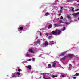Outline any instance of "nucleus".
Segmentation results:
<instances>
[{
  "mask_svg": "<svg viewBox=\"0 0 79 79\" xmlns=\"http://www.w3.org/2000/svg\"><path fill=\"white\" fill-rule=\"evenodd\" d=\"M56 32L57 35H60L61 34V31L58 30H56Z\"/></svg>",
  "mask_w": 79,
  "mask_h": 79,
  "instance_id": "1",
  "label": "nucleus"
},
{
  "mask_svg": "<svg viewBox=\"0 0 79 79\" xmlns=\"http://www.w3.org/2000/svg\"><path fill=\"white\" fill-rule=\"evenodd\" d=\"M37 42L38 43H39V42H40V41H37Z\"/></svg>",
  "mask_w": 79,
  "mask_h": 79,
  "instance_id": "39",
  "label": "nucleus"
},
{
  "mask_svg": "<svg viewBox=\"0 0 79 79\" xmlns=\"http://www.w3.org/2000/svg\"><path fill=\"white\" fill-rule=\"evenodd\" d=\"M63 29H62V31H64L66 29V28H65V27H64L63 28Z\"/></svg>",
  "mask_w": 79,
  "mask_h": 79,
  "instance_id": "20",
  "label": "nucleus"
},
{
  "mask_svg": "<svg viewBox=\"0 0 79 79\" xmlns=\"http://www.w3.org/2000/svg\"><path fill=\"white\" fill-rule=\"evenodd\" d=\"M48 66L49 68H52V65H51V64H49L48 65Z\"/></svg>",
  "mask_w": 79,
  "mask_h": 79,
  "instance_id": "19",
  "label": "nucleus"
},
{
  "mask_svg": "<svg viewBox=\"0 0 79 79\" xmlns=\"http://www.w3.org/2000/svg\"><path fill=\"white\" fill-rule=\"evenodd\" d=\"M79 10V9H76L75 10L76 11H77Z\"/></svg>",
  "mask_w": 79,
  "mask_h": 79,
  "instance_id": "26",
  "label": "nucleus"
},
{
  "mask_svg": "<svg viewBox=\"0 0 79 79\" xmlns=\"http://www.w3.org/2000/svg\"><path fill=\"white\" fill-rule=\"evenodd\" d=\"M52 34L53 35H57V33H56V30L55 31H52Z\"/></svg>",
  "mask_w": 79,
  "mask_h": 79,
  "instance_id": "2",
  "label": "nucleus"
},
{
  "mask_svg": "<svg viewBox=\"0 0 79 79\" xmlns=\"http://www.w3.org/2000/svg\"><path fill=\"white\" fill-rule=\"evenodd\" d=\"M75 75H76V76H78L79 75V74L77 73H76Z\"/></svg>",
  "mask_w": 79,
  "mask_h": 79,
  "instance_id": "21",
  "label": "nucleus"
},
{
  "mask_svg": "<svg viewBox=\"0 0 79 79\" xmlns=\"http://www.w3.org/2000/svg\"><path fill=\"white\" fill-rule=\"evenodd\" d=\"M32 60L33 61H35V59L34 58H32Z\"/></svg>",
  "mask_w": 79,
  "mask_h": 79,
  "instance_id": "25",
  "label": "nucleus"
},
{
  "mask_svg": "<svg viewBox=\"0 0 79 79\" xmlns=\"http://www.w3.org/2000/svg\"><path fill=\"white\" fill-rule=\"evenodd\" d=\"M15 73L17 74L18 76H20V75H21V73L19 72H16Z\"/></svg>",
  "mask_w": 79,
  "mask_h": 79,
  "instance_id": "12",
  "label": "nucleus"
},
{
  "mask_svg": "<svg viewBox=\"0 0 79 79\" xmlns=\"http://www.w3.org/2000/svg\"><path fill=\"white\" fill-rule=\"evenodd\" d=\"M52 44H53V43Z\"/></svg>",
  "mask_w": 79,
  "mask_h": 79,
  "instance_id": "47",
  "label": "nucleus"
},
{
  "mask_svg": "<svg viewBox=\"0 0 79 79\" xmlns=\"http://www.w3.org/2000/svg\"><path fill=\"white\" fill-rule=\"evenodd\" d=\"M25 55L26 56H30L29 54L28 53V52H27V53H26Z\"/></svg>",
  "mask_w": 79,
  "mask_h": 79,
  "instance_id": "14",
  "label": "nucleus"
},
{
  "mask_svg": "<svg viewBox=\"0 0 79 79\" xmlns=\"http://www.w3.org/2000/svg\"><path fill=\"white\" fill-rule=\"evenodd\" d=\"M40 35H42V33L41 32V33H40Z\"/></svg>",
  "mask_w": 79,
  "mask_h": 79,
  "instance_id": "36",
  "label": "nucleus"
},
{
  "mask_svg": "<svg viewBox=\"0 0 79 79\" xmlns=\"http://www.w3.org/2000/svg\"><path fill=\"white\" fill-rule=\"evenodd\" d=\"M63 23H64V24H68V23H69L68 22H62Z\"/></svg>",
  "mask_w": 79,
  "mask_h": 79,
  "instance_id": "18",
  "label": "nucleus"
},
{
  "mask_svg": "<svg viewBox=\"0 0 79 79\" xmlns=\"http://www.w3.org/2000/svg\"><path fill=\"white\" fill-rule=\"evenodd\" d=\"M45 35H47V36H48V34L47 33H46L45 34Z\"/></svg>",
  "mask_w": 79,
  "mask_h": 79,
  "instance_id": "27",
  "label": "nucleus"
},
{
  "mask_svg": "<svg viewBox=\"0 0 79 79\" xmlns=\"http://www.w3.org/2000/svg\"><path fill=\"white\" fill-rule=\"evenodd\" d=\"M31 59H28V61H31Z\"/></svg>",
  "mask_w": 79,
  "mask_h": 79,
  "instance_id": "37",
  "label": "nucleus"
},
{
  "mask_svg": "<svg viewBox=\"0 0 79 79\" xmlns=\"http://www.w3.org/2000/svg\"><path fill=\"white\" fill-rule=\"evenodd\" d=\"M73 79H75L76 78V77H73Z\"/></svg>",
  "mask_w": 79,
  "mask_h": 79,
  "instance_id": "34",
  "label": "nucleus"
},
{
  "mask_svg": "<svg viewBox=\"0 0 79 79\" xmlns=\"http://www.w3.org/2000/svg\"><path fill=\"white\" fill-rule=\"evenodd\" d=\"M61 13H60V14H59V16H61Z\"/></svg>",
  "mask_w": 79,
  "mask_h": 79,
  "instance_id": "33",
  "label": "nucleus"
},
{
  "mask_svg": "<svg viewBox=\"0 0 79 79\" xmlns=\"http://www.w3.org/2000/svg\"><path fill=\"white\" fill-rule=\"evenodd\" d=\"M61 60H65L64 59V58H61V59H60Z\"/></svg>",
  "mask_w": 79,
  "mask_h": 79,
  "instance_id": "23",
  "label": "nucleus"
},
{
  "mask_svg": "<svg viewBox=\"0 0 79 79\" xmlns=\"http://www.w3.org/2000/svg\"><path fill=\"white\" fill-rule=\"evenodd\" d=\"M20 31H22L23 30V27H19Z\"/></svg>",
  "mask_w": 79,
  "mask_h": 79,
  "instance_id": "8",
  "label": "nucleus"
},
{
  "mask_svg": "<svg viewBox=\"0 0 79 79\" xmlns=\"http://www.w3.org/2000/svg\"><path fill=\"white\" fill-rule=\"evenodd\" d=\"M66 58H67V56H65L64 57V59L65 60V59H66Z\"/></svg>",
  "mask_w": 79,
  "mask_h": 79,
  "instance_id": "28",
  "label": "nucleus"
},
{
  "mask_svg": "<svg viewBox=\"0 0 79 79\" xmlns=\"http://www.w3.org/2000/svg\"><path fill=\"white\" fill-rule=\"evenodd\" d=\"M73 54H68V56L69 57H72V56H73Z\"/></svg>",
  "mask_w": 79,
  "mask_h": 79,
  "instance_id": "11",
  "label": "nucleus"
},
{
  "mask_svg": "<svg viewBox=\"0 0 79 79\" xmlns=\"http://www.w3.org/2000/svg\"><path fill=\"white\" fill-rule=\"evenodd\" d=\"M67 18L70 20H71V16H70V15L67 16Z\"/></svg>",
  "mask_w": 79,
  "mask_h": 79,
  "instance_id": "9",
  "label": "nucleus"
},
{
  "mask_svg": "<svg viewBox=\"0 0 79 79\" xmlns=\"http://www.w3.org/2000/svg\"><path fill=\"white\" fill-rule=\"evenodd\" d=\"M54 26H55L56 27H58V26H59L56 23H54Z\"/></svg>",
  "mask_w": 79,
  "mask_h": 79,
  "instance_id": "13",
  "label": "nucleus"
},
{
  "mask_svg": "<svg viewBox=\"0 0 79 79\" xmlns=\"http://www.w3.org/2000/svg\"><path fill=\"white\" fill-rule=\"evenodd\" d=\"M30 52L31 53H34V52L32 50V49H31L29 50Z\"/></svg>",
  "mask_w": 79,
  "mask_h": 79,
  "instance_id": "5",
  "label": "nucleus"
},
{
  "mask_svg": "<svg viewBox=\"0 0 79 79\" xmlns=\"http://www.w3.org/2000/svg\"><path fill=\"white\" fill-rule=\"evenodd\" d=\"M18 71H19V72H20V71H21V69H18Z\"/></svg>",
  "mask_w": 79,
  "mask_h": 79,
  "instance_id": "24",
  "label": "nucleus"
},
{
  "mask_svg": "<svg viewBox=\"0 0 79 79\" xmlns=\"http://www.w3.org/2000/svg\"><path fill=\"white\" fill-rule=\"evenodd\" d=\"M79 14V12L77 13H75L74 14H72V15L73 16H76L77 15H78Z\"/></svg>",
  "mask_w": 79,
  "mask_h": 79,
  "instance_id": "3",
  "label": "nucleus"
},
{
  "mask_svg": "<svg viewBox=\"0 0 79 79\" xmlns=\"http://www.w3.org/2000/svg\"><path fill=\"white\" fill-rule=\"evenodd\" d=\"M59 22L60 23H62V21H61V20H60V21H59Z\"/></svg>",
  "mask_w": 79,
  "mask_h": 79,
  "instance_id": "29",
  "label": "nucleus"
},
{
  "mask_svg": "<svg viewBox=\"0 0 79 79\" xmlns=\"http://www.w3.org/2000/svg\"><path fill=\"white\" fill-rule=\"evenodd\" d=\"M56 65V62L54 61L53 63V64L52 65V67H55Z\"/></svg>",
  "mask_w": 79,
  "mask_h": 79,
  "instance_id": "6",
  "label": "nucleus"
},
{
  "mask_svg": "<svg viewBox=\"0 0 79 79\" xmlns=\"http://www.w3.org/2000/svg\"><path fill=\"white\" fill-rule=\"evenodd\" d=\"M15 77V76H12V77L13 78V77Z\"/></svg>",
  "mask_w": 79,
  "mask_h": 79,
  "instance_id": "38",
  "label": "nucleus"
},
{
  "mask_svg": "<svg viewBox=\"0 0 79 79\" xmlns=\"http://www.w3.org/2000/svg\"><path fill=\"white\" fill-rule=\"evenodd\" d=\"M68 2H69V1H68Z\"/></svg>",
  "mask_w": 79,
  "mask_h": 79,
  "instance_id": "44",
  "label": "nucleus"
},
{
  "mask_svg": "<svg viewBox=\"0 0 79 79\" xmlns=\"http://www.w3.org/2000/svg\"><path fill=\"white\" fill-rule=\"evenodd\" d=\"M61 9H63V7H61Z\"/></svg>",
  "mask_w": 79,
  "mask_h": 79,
  "instance_id": "41",
  "label": "nucleus"
},
{
  "mask_svg": "<svg viewBox=\"0 0 79 79\" xmlns=\"http://www.w3.org/2000/svg\"><path fill=\"white\" fill-rule=\"evenodd\" d=\"M64 19H65V18H64Z\"/></svg>",
  "mask_w": 79,
  "mask_h": 79,
  "instance_id": "43",
  "label": "nucleus"
},
{
  "mask_svg": "<svg viewBox=\"0 0 79 79\" xmlns=\"http://www.w3.org/2000/svg\"><path fill=\"white\" fill-rule=\"evenodd\" d=\"M26 67L27 68L29 69H32V68L31 67V65H29L28 66H26Z\"/></svg>",
  "mask_w": 79,
  "mask_h": 79,
  "instance_id": "4",
  "label": "nucleus"
},
{
  "mask_svg": "<svg viewBox=\"0 0 79 79\" xmlns=\"http://www.w3.org/2000/svg\"><path fill=\"white\" fill-rule=\"evenodd\" d=\"M52 77L53 78H55V77H57V76H55V75H52Z\"/></svg>",
  "mask_w": 79,
  "mask_h": 79,
  "instance_id": "16",
  "label": "nucleus"
},
{
  "mask_svg": "<svg viewBox=\"0 0 79 79\" xmlns=\"http://www.w3.org/2000/svg\"><path fill=\"white\" fill-rule=\"evenodd\" d=\"M72 66V65H71V64H69V66Z\"/></svg>",
  "mask_w": 79,
  "mask_h": 79,
  "instance_id": "40",
  "label": "nucleus"
},
{
  "mask_svg": "<svg viewBox=\"0 0 79 79\" xmlns=\"http://www.w3.org/2000/svg\"><path fill=\"white\" fill-rule=\"evenodd\" d=\"M66 53V52H64L63 53H62L60 55V56H63Z\"/></svg>",
  "mask_w": 79,
  "mask_h": 79,
  "instance_id": "15",
  "label": "nucleus"
},
{
  "mask_svg": "<svg viewBox=\"0 0 79 79\" xmlns=\"http://www.w3.org/2000/svg\"><path fill=\"white\" fill-rule=\"evenodd\" d=\"M52 25L51 24L49 25L48 27V29H50V28H52Z\"/></svg>",
  "mask_w": 79,
  "mask_h": 79,
  "instance_id": "7",
  "label": "nucleus"
},
{
  "mask_svg": "<svg viewBox=\"0 0 79 79\" xmlns=\"http://www.w3.org/2000/svg\"><path fill=\"white\" fill-rule=\"evenodd\" d=\"M60 18H61L62 19H63V16H61Z\"/></svg>",
  "mask_w": 79,
  "mask_h": 79,
  "instance_id": "31",
  "label": "nucleus"
},
{
  "mask_svg": "<svg viewBox=\"0 0 79 79\" xmlns=\"http://www.w3.org/2000/svg\"><path fill=\"white\" fill-rule=\"evenodd\" d=\"M43 78L44 79H49V78H45V77H44Z\"/></svg>",
  "mask_w": 79,
  "mask_h": 79,
  "instance_id": "32",
  "label": "nucleus"
},
{
  "mask_svg": "<svg viewBox=\"0 0 79 79\" xmlns=\"http://www.w3.org/2000/svg\"><path fill=\"white\" fill-rule=\"evenodd\" d=\"M60 12L61 13H62V10H60Z\"/></svg>",
  "mask_w": 79,
  "mask_h": 79,
  "instance_id": "35",
  "label": "nucleus"
},
{
  "mask_svg": "<svg viewBox=\"0 0 79 79\" xmlns=\"http://www.w3.org/2000/svg\"><path fill=\"white\" fill-rule=\"evenodd\" d=\"M75 76V75L74 76Z\"/></svg>",
  "mask_w": 79,
  "mask_h": 79,
  "instance_id": "46",
  "label": "nucleus"
},
{
  "mask_svg": "<svg viewBox=\"0 0 79 79\" xmlns=\"http://www.w3.org/2000/svg\"><path fill=\"white\" fill-rule=\"evenodd\" d=\"M46 15H48L49 13L48 12H47L46 13Z\"/></svg>",
  "mask_w": 79,
  "mask_h": 79,
  "instance_id": "30",
  "label": "nucleus"
},
{
  "mask_svg": "<svg viewBox=\"0 0 79 79\" xmlns=\"http://www.w3.org/2000/svg\"><path fill=\"white\" fill-rule=\"evenodd\" d=\"M71 8H72V11L73 12H74V8L73 7H72Z\"/></svg>",
  "mask_w": 79,
  "mask_h": 79,
  "instance_id": "17",
  "label": "nucleus"
},
{
  "mask_svg": "<svg viewBox=\"0 0 79 79\" xmlns=\"http://www.w3.org/2000/svg\"><path fill=\"white\" fill-rule=\"evenodd\" d=\"M62 77H64V75H62Z\"/></svg>",
  "mask_w": 79,
  "mask_h": 79,
  "instance_id": "42",
  "label": "nucleus"
},
{
  "mask_svg": "<svg viewBox=\"0 0 79 79\" xmlns=\"http://www.w3.org/2000/svg\"><path fill=\"white\" fill-rule=\"evenodd\" d=\"M52 36H49L48 37V39H50L52 38Z\"/></svg>",
  "mask_w": 79,
  "mask_h": 79,
  "instance_id": "22",
  "label": "nucleus"
},
{
  "mask_svg": "<svg viewBox=\"0 0 79 79\" xmlns=\"http://www.w3.org/2000/svg\"><path fill=\"white\" fill-rule=\"evenodd\" d=\"M48 42L47 41H45V43H44V45H48Z\"/></svg>",
  "mask_w": 79,
  "mask_h": 79,
  "instance_id": "10",
  "label": "nucleus"
},
{
  "mask_svg": "<svg viewBox=\"0 0 79 79\" xmlns=\"http://www.w3.org/2000/svg\"><path fill=\"white\" fill-rule=\"evenodd\" d=\"M78 2H79V1H78Z\"/></svg>",
  "mask_w": 79,
  "mask_h": 79,
  "instance_id": "45",
  "label": "nucleus"
}]
</instances>
